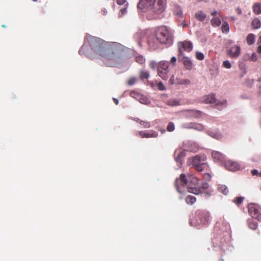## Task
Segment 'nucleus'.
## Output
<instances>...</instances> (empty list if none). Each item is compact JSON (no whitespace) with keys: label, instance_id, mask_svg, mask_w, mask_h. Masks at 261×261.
Listing matches in <instances>:
<instances>
[{"label":"nucleus","instance_id":"1","mask_svg":"<svg viewBox=\"0 0 261 261\" xmlns=\"http://www.w3.org/2000/svg\"><path fill=\"white\" fill-rule=\"evenodd\" d=\"M120 44L108 42L99 38L89 36L87 43H84L79 51L81 55H85L94 60L99 58L107 67H114L119 61Z\"/></svg>","mask_w":261,"mask_h":261},{"label":"nucleus","instance_id":"2","mask_svg":"<svg viewBox=\"0 0 261 261\" xmlns=\"http://www.w3.org/2000/svg\"><path fill=\"white\" fill-rule=\"evenodd\" d=\"M157 39L162 44L171 45L173 43V36L172 30L166 26L158 27L155 32Z\"/></svg>","mask_w":261,"mask_h":261},{"label":"nucleus","instance_id":"3","mask_svg":"<svg viewBox=\"0 0 261 261\" xmlns=\"http://www.w3.org/2000/svg\"><path fill=\"white\" fill-rule=\"evenodd\" d=\"M198 181L197 177L192 174H189L188 178L185 174H181L179 178L176 179L175 181L174 185L177 191L179 193H181V188H185L188 183H189V185L196 186L198 185Z\"/></svg>","mask_w":261,"mask_h":261},{"label":"nucleus","instance_id":"4","mask_svg":"<svg viewBox=\"0 0 261 261\" xmlns=\"http://www.w3.org/2000/svg\"><path fill=\"white\" fill-rule=\"evenodd\" d=\"M158 74L163 80H167L169 78V63L166 61L158 62Z\"/></svg>","mask_w":261,"mask_h":261},{"label":"nucleus","instance_id":"5","mask_svg":"<svg viewBox=\"0 0 261 261\" xmlns=\"http://www.w3.org/2000/svg\"><path fill=\"white\" fill-rule=\"evenodd\" d=\"M167 0H156L155 2L152 4L149 11L155 15H159L163 12L166 8Z\"/></svg>","mask_w":261,"mask_h":261},{"label":"nucleus","instance_id":"6","mask_svg":"<svg viewBox=\"0 0 261 261\" xmlns=\"http://www.w3.org/2000/svg\"><path fill=\"white\" fill-rule=\"evenodd\" d=\"M249 215L258 221L261 220V206L256 203H249L248 205Z\"/></svg>","mask_w":261,"mask_h":261},{"label":"nucleus","instance_id":"7","mask_svg":"<svg viewBox=\"0 0 261 261\" xmlns=\"http://www.w3.org/2000/svg\"><path fill=\"white\" fill-rule=\"evenodd\" d=\"M182 48L187 52L191 51L193 48L192 43L188 41L178 43V59H180L183 55Z\"/></svg>","mask_w":261,"mask_h":261},{"label":"nucleus","instance_id":"8","mask_svg":"<svg viewBox=\"0 0 261 261\" xmlns=\"http://www.w3.org/2000/svg\"><path fill=\"white\" fill-rule=\"evenodd\" d=\"M196 219L197 221V224H206L209 221V215L206 212H202L199 211L196 212Z\"/></svg>","mask_w":261,"mask_h":261},{"label":"nucleus","instance_id":"9","mask_svg":"<svg viewBox=\"0 0 261 261\" xmlns=\"http://www.w3.org/2000/svg\"><path fill=\"white\" fill-rule=\"evenodd\" d=\"M156 0H140L138 4V8L142 10V11H149L152 4L155 2Z\"/></svg>","mask_w":261,"mask_h":261},{"label":"nucleus","instance_id":"10","mask_svg":"<svg viewBox=\"0 0 261 261\" xmlns=\"http://www.w3.org/2000/svg\"><path fill=\"white\" fill-rule=\"evenodd\" d=\"M241 54V47L239 45H233L227 50V54L231 58L236 59Z\"/></svg>","mask_w":261,"mask_h":261},{"label":"nucleus","instance_id":"11","mask_svg":"<svg viewBox=\"0 0 261 261\" xmlns=\"http://www.w3.org/2000/svg\"><path fill=\"white\" fill-rule=\"evenodd\" d=\"M160 43L158 41V39H157L155 34V35H150L148 37L147 44L150 49L154 50L156 49L159 47Z\"/></svg>","mask_w":261,"mask_h":261},{"label":"nucleus","instance_id":"12","mask_svg":"<svg viewBox=\"0 0 261 261\" xmlns=\"http://www.w3.org/2000/svg\"><path fill=\"white\" fill-rule=\"evenodd\" d=\"M138 135L142 138H156L158 136V133L153 130H142L138 132Z\"/></svg>","mask_w":261,"mask_h":261},{"label":"nucleus","instance_id":"13","mask_svg":"<svg viewBox=\"0 0 261 261\" xmlns=\"http://www.w3.org/2000/svg\"><path fill=\"white\" fill-rule=\"evenodd\" d=\"M169 83L171 84H175L184 85H189L191 84V81L188 79L176 77L175 80H174L173 75H172V77L170 79Z\"/></svg>","mask_w":261,"mask_h":261},{"label":"nucleus","instance_id":"14","mask_svg":"<svg viewBox=\"0 0 261 261\" xmlns=\"http://www.w3.org/2000/svg\"><path fill=\"white\" fill-rule=\"evenodd\" d=\"M184 127L187 129H194L198 131H202L204 129V126L195 122L187 123L184 124Z\"/></svg>","mask_w":261,"mask_h":261},{"label":"nucleus","instance_id":"15","mask_svg":"<svg viewBox=\"0 0 261 261\" xmlns=\"http://www.w3.org/2000/svg\"><path fill=\"white\" fill-rule=\"evenodd\" d=\"M224 166L226 169L231 171H235L240 168V165L238 163L230 160L226 161Z\"/></svg>","mask_w":261,"mask_h":261},{"label":"nucleus","instance_id":"16","mask_svg":"<svg viewBox=\"0 0 261 261\" xmlns=\"http://www.w3.org/2000/svg\"><path fill=\"white\" fill-rule=\"evenodd\" d=\"M202 101L206 103H213L216 102V99L215 95L211 94L203 97Z\"/></svg>","mask_w":261,"mask_h":261},{"label":"nucleus","instance_id":"17","mask_svg":"<svg viewBox=\"0 0 261 261\" xmlns=\"http://www.w3.org/2000/svg\"><path fill=\"white\" fill-rule=\"evenodd\" d=\"M179 60H182V63L186 68L188 70H190L192 69L193 64L192 61L187 57H184L182 59L181 58Z\"/></svg>","mask_w":261,"mask_h":261},{"label":"nucleus","instance_id":"18","mask_svg":"<svg viewBox=\"0 0 261 261\" xmlns=\"http://www.w3.org/2000/svg\"><path fill=\"white\" fill-rule=\"evenodd\" d=\"M212 156L216 161H222L224 159L223 154L216 151H213L212 152Z\"/></svg>","mask_w":261,"mask_h":261},{"label":"nucleus","instance_id":"19","mask_svg":"<svg viewBox=\"0 0 261 261\" xmlns=\"http://www.w3.org/2000/svg\"><path fill=\"white\" fill-rule=\"evenodd\" d=\"M190 162L191 165L195 168L196 166H197L200 163L202 162V161L201 160L200 156L199 155H196L194 157L191 158L190 159Z\"/></svg>","mask_w":261,"mask_h":261},{"label":"nucleus","instance_id":"20","mask_svg":"<svg viewBox=\"0 0 261 261\" xmlns=\"http://www.w3.org/2000/svg\"><path fill=\"white\" fill-rule=\"evenodd\" d=\"M195 17L200 21H203L206 18V14L202 11H199L195 14Z\"/></svg>","mask_w":261,"mask_h":261},{"label":"nucleus","instance_id":"21","mask_svg":"<svg viewBox=\"0 0 261 261\" xmlns=\"http://www.w3.org/2000/svg\"><path fill=\"white\" fill-rule=\"evenodd\" d=\"M208 167V165L204 162V160H202V162L200 163L197 166H196L195 168V169L201 172L202 171L205 169H207Z\"/></svg>","mask_w":261,"mask_h":261},{"label":"nucleus","instance_id":"22","mask_svg":"<svg viewBox=\"0 0 261 261\" xmlns=\"http://www.w3.org/2000/svg\"><path fill=\"white\" fill-rule=\"evenodd\" d=\"M221 20L219 17H214L211 20V24L214 27H217L220 25Z\"/></svg>","mask_w":261,"mask_h":261},{"label":"nucleus","instance_id":"23","mask_svg":"<svg viewBox=\"0 0 261 261\" xmlns=\"http://www.w3.org/2000/svg\"><path fill=\"white\" fill-rule=\"evenodd\" d=\"M255 35L253 34H249L246 38L247 43L249 45L253 44L255 41Z\"/></svg>","mask_w":261,"mask_h":261},{"label":"nucleus","instance_id":"24","mask_svg":"<svg viewBox=\"0 0 261 261\" xmlns=\"http://www.w3.org/2000/svg\"><path fill=\"white\" fill-rule=\"evenodd\" d=\"M188 191L189 193H193L195 195H198L200 193H201V190L199 188H196V187H190L189 186L187 187Z\"/></svg>","mask_w":261,"mask_h":261},{"label":"nucleus","instance_id":"25","mask_svg":"<svg viewBox=\"0 0 261 261\" xmlns=\"http://www.w3.org/2000/svg\"><path fill=\"white\" fill-rule=\"evenodd\" d=\"M247 224L249 228L252 230H255L258 226V223L252 219L248 220Z\"/></svg>","mask_w":261,"mask_h":261},{"label":"nucleus","instance_id":"26","mask_svg":"<svg viewBox=\"0 0 261 261\" xmlns=\"http://www.w3.org/2000/svg\"><path fill=\"white\" fill-rule=\"evenodd\" d=\"M208 134L216 139H220L222 138V135L219 131H210Z\"/></svg>","mask_w":261,"mask_h":261},{"label":"nucleus","instance_id":"27","mask_svg":"<svg viewBox=\"0 0 261 261\" xmlns=\"http://www.w3.org/2000/svg\"><path fill=\"white\" fill-rule=\"evenodd\" d=\"M251 25L254 29H258L261 27V23L258 18H254L251 23Z\"/></svg>","mask_w":261,"mask_h":261},{"label":"nucleus","instance_id":"28","mask_svg":"<svg viewBox=\"0 0 261 261\" xmlns=\"http://www.w3.org/2000/svg\"><path fill=\"white\" fill-rule=\"evenodd\" d=\"M253 11L256 14H261V4L259 3H255L253 6Z\"/></svg>","mask_w":261,"mask_h":261},{"label":"nucleus","instance_id":"29","mask_svg":"<svg viewBox=\"0 0 261 261\" xmlns=\"http://www.w3.org/2000/svg\"><path fill=\"white\" fill-rule=\"evenodd\" d=\"M185 201L188 204H193L196 202V199L193 196L188 195L185 198Z\"/></svg>","mask_w":261,"mask_h":261},{"label":"nucleus","instance_id":"30","mask_svg":"<svg viewBox=\"0 0 261 261\" xmlns=\"http://www.w3.org/2000/svg\"><path fill=\"white\" fill-rule=\"evenodd\" d=\"M218 189L220 192L224 195L227 194L229 191L227 187L224 185H219Z\"/></svg>","mask_w":261,"mask_h":261},{"label":"nucleus","instance_id":"31","mask_svg":"<svg viewBox=\"0 0 261 261\" xmlns=\"http://www.w3.org/2000/svg\"><path fill=\"white\" fill-rule=\"evenodd\" d=\"M136 121L144 128H149L150 126V122L148 121H142L139 119H137Z\"/></svg>","mask_w":261,"mask_h":261},{"label":"nucleus","instance_id":"32","mask_svg":"<svg viewBox=\"0 0 261 261\" xmlns=\"http://www.w3.org/2000/svg\"><path fill=\"white\" fill-rule=\"evenodd\" d=\"M222 31L223 33H228L229 31V27L228 23L226 21L223 22L222 27Z\"/></svg>","mask_w":261,"mask_h":261},{"label":"nucleus","instance_id":"33","mask_svg":"<svg viewBox=\"0 0 261 261\" xmlns=\"http://www.w3.org/2000/svg\"><path fill=\"white\" fill-rule=\"evenodd\" d=\"M244 198L243 197H236L233 200V202L237 205H239L243 201Z\"/></svg>","mask_w":261,"mask_h":261},{"label":"nucleus","instance_id":"34","mask_svg":"<svg viewBox=\"0 0 261 261\" xmlns=\"http://www.w3.org/2000/svg\"><path fill=\"white\" fill-rule=\"evenodd\" d=\"M135 60L136 61L140 64H143L144 62H145V59L144 58V57L142 56H138L136 57V59H135Z\"/></svg>","mask_w":261,"mask_h":261},{"label":"nucleus","instance_id":"35","mask_svg":"<svg viewBox=\"0 0 261 261\" xmlns=\"http://www.w3.org/2000/svg\"><path fill=\"white\" fill-rule=\"evenodd\" d=\"M195 56L196 59L198 60H203L204 58V55L201 52L197 51Z\"/></svg>","mask_w":261,"mask_h":261},{"label":"nucleus","instance_id":"36","mask_svg":"<svg viewBox=\"0 0 261 261\" xmlns=\"http://www.w3.org/2000/svg\"><path fill=\"white\" fill-rule=\"evenodd\" d=\"M174 124L173 122H169L167 126V130L168 132H172L174 130Z\"/></svg>","mask_w":261,"mask_h":261},{"label":"nucleus","instance_id":"37","mask_svg":"<svg viewBox=\"0 0 261 261\" xmlns=\"http://www.w3.org/2000/svg\"><path fill=\"white\" fill-rule=\"evenodd\" d=\"M149 66L153 70H155L156 68L158 69V63H156L154 61H151L149 63Z\"/></svg>","mask_w":261,"mask_h":261},{"label":"nucleus","instance_id":"38","mask_svg":"<svg viewBox=\"0 0 261 261\" xmlns=\"http://www.w3.org/2000/svg\"><path fill=\"white\" fill-rule=\"evenodd\" d=\"M141 78L142 79H147L149 77V74L147 71H142L141 73Z\"/></svg>","mask_w":261,"mask_h":261},{"label":"nucleus","instance_id":"39","mask_svg":"<svg viewBox=\"0 0 261 261\" xmlns=\"http://www.w3.org/2000/svg\"><path fill=\"white\" fill-rule=\"evenodd\" d=\"M223 66L226 68L229 69L231 67V65L230 62L228 60L223 61Z\"/></svg>","mask_w":261,"mask_h":261},{"label":"nucleus","instance_id":"40","mask_svg":"<svg viewBox=\"0 0 261 261\" xmlns=\"http://www.w3.org/2000/svg\"><path fill=\"white\" fill-rule=\"evenodd\" d=\"M168 104L171 106H175L178 105V101L176 100H169L168 101Z\"/></svg>","mask_w":261,"mask_h":261},{"label":"nucleus","instance_id":"41","mask_svg":"<svg viewBox=\"0 0 261 261\" xmlns=\"http://www.w3.org/2000/svg\"><path fill=\"white\" fill-rule=\"evenodd\" d=\"M136 82V78L133 77L130 78L127 81V84L128 85H133Z\"/></svg>","mask_w":261,"mask_h":261},{"label":"nucleus","instance_id":"42","mask_svg":"<svg viewBox=\"0 0 261 261\" xmlns=\"http://www.w3.org/2000/svg\"><path fill=\"white\" fill-rule=\"evenodd\" d=\"M157 87H158V89L161 90V91L164 90L166 89L165 87L164 86V85H163V84L161 82H159L157 84Z\"/></svg>","mask_w":261,"mask_h":261},{"label":"nucleus","instance_id":"43","mask_svg":"<svg viewBox=\"0 0 261 261\" xmlns=\"http://www.w3.org/2000/svg\"><path fill=\"white\" fill-rule=\"evenodd\" d=\"M174 13L176 15L178 16H180L182 14V11L180 8H176V9L174 11Z\"/></svg>","mask_w":261,"mask_h":261},{"label":"nucleus","instance_id":"44","mask_svg":"<svg viewBox=\"0 0 261 261\" xmlns=\"http://www.w3.org/2000/svg\"><path fill=\"white\" fill-rule=\"evenodd\" d=\"M126 8H123V9H121L120 11V12L119 13V17H120L122 16H123L124 15H125L126 13Z\"/></svg>","mask_w":261,"mask_h":261},{"label":"nucleus","instance_id":"45","mask_svg":"<svg viewBox=\"0 0 261 261\" xmlns=\"http://www.w3.org/2000/svg\"><path fill=\"white\" fill-rule=\"evenodd\" d=\"M176 60L177 59L175 57H173L171 58L170 61V63L171 64V65H172V66H175Z\"/></svg>","mask_w":261,"mask_h":261},{"label":"nucleus","instance_id":"46","mask_svg":"<svg viewBox=\"0 0 261 261\" xmlns=\"http://www.w3.org/2000/svg\"><path fill=\"white\" fill-rule=\"evenodd\" d=\"M209 187L208 184L207 182L202 183L201 186V188L203 190H206L208 189Z\"/></svg>","mask_w":261,"mask_h":261},{"label":"nucleus","instance_id":"47","mask_svg":"<svg viewBox=\"0 0 261 261\" xmlns=\"http://www.w3.org/2000/svg\"><path fill=\"white\" fill-rule=\"evenodd\" d=\"M250 59L252 61H255L257 60L256 56L255 53L252 54L251 57H250Z\"/></svg>","mask_w":261,"mask_h":261},{"label":"nucleus","instance_id":"48","mask_svg":"<svg viewBox=\"0 0 261 261\" xmlns=\"http://www.w3.org/2000/svg\"><path fill=\"white\" fill-rule=\"evenodd\" d=\"M204 178L206 180H210L211 178V176L209 173H205L204 175Z\"/></svg>","mask_w":261,"mask_h":261},{"label":"nucleus","instance_id":"49","mask_svg":"<svg viewBox=\"0 0 261 261\" xmlns=\"http://www.w3.org/2000/svg\"><path fill=\"white\" fill-rule=\"evenodd\" d=\"M139 101L142 103H145L147 102V99L144 97H141Z\"/></svg>","mask_w":261,"mask_h":261},{"label":"nucleus","instance_id":"50","mask_svg":"<svg viewBox=\"0 0 261 261\" xmlns=\"http://www.w3.org/2000/svg\"><path fill=\"white\" fill-rule=\"evenodd\" d=\"M126 0H117V3L118 5H122L125 2Z\"/></svg>","mask_w":261,"mask_h":261},{"label":"nucleus","instance_id":"51","mask_svg":"<svg viewBox=\"0 0 261 261\" xmlns=\"http://www.w3.org/2000/svg\"><path fill=\"white\" fill-rule=\"evenodd\" d=\"M226 100H223V101H220V102H219V103H217V105H218L219 103L221 104V105H224V106H226Z\"/></svg>","mask_w":261,"mask_h":261},{"label":"nucleus","instance_id":"52","mask_svg":"<svg viewBox=\"0 0 261 261\" xmlns=\"http://www.w3.org/2000/svg\"><path fill=\"white\" fill-rule=\"evenodd\" d=\"M251 173L253 175H257L258 174V171L257 170H253L251 171Z\"/></svg>","mask_w":261,"mask_h":261},{"label":"nucleus","instance_id":"53","mask_svg":"<svg viewBox=\"0 0 261 261\" xmlns=\"http://www.w3.org/2000/svg\"><path fill=\"white\" fill-rule=\"evenodd\" d=\"M256 51L258 54H260L261 55V45H259L257 48V50H256Z\"/></svg>","mask_w":261,"mask_h":261},{"label":"nucleus","instance_id":"54","mask_svg":"<svg viewBox=\"0 0 261 261\" xmlns=\"http://www.w3.org/2000/svg\"><path fill=\"white\" fill-rule=\"evenodd\" d=\"M217 11H214L211 13V15L214 17H216L215 16L217 15Z\"/></svg>","mask_w":261,"mask_h":261},{"label":"nucleus","instance_id":"55","mask_svg":"<svg viewBox=\"0 0 261 261\" xmlns=\"http://www.w3.org/2000/svg\"><path fill=\"white\" fill-rule=\"evenodd\" d=\"M237 12H238V13L239 14H241V13H242V11H241V10L240 8H238V9H237Z\"/></svg>","mask_w":261,"mask_h":261},{"label":"nucleus","instance_id":"56","mask_svg":"<svg viewBox=\"0 0 261 261\" xmlns=\"http://www.w3.org/2000/svg\"><path fill=\"white\" fill-rule=\"evenodd\" d=\"M257 43H261V36L258 38Z\"/></svg>","mask_w":261,"mask_h":261},{"label":"nucleus","instance_id":"57","mask_svg":"<svg viewBox=\"0 0 261 261\" xmlns=\"http://www.w3.org/2000/svg\"><path fill=\"white\" fill-rule=\"evenodd\" d=\"M137 94L136 92H132L130 93V95L133 96V97H134V96Z\"/></svg>","mask_w":261,"mask_h":261},{"label":"nucleus","instance_id":"58","mask_svg":"<svg viewBox=\"0 0 261 261\" xmlns=\"http://www.w3.org/2000/svg\"><path fill=\"white\" fill-rule=\"evenodd\" d=\"M114 100L115 101V103L116 104V105H118V100L117 99H114Z\"/></svg>","mask_w":261,"mask_h":261},{"label":"nucleus","instance_id":"59","mask_svg":"<svg viewBox=\"0 0 261 261\" xmlns=\"http://www.w3.org/2000/svg\"><path fill=\"white\" fill-rule=\"evenodd\" d=\"M102 11L103 12V15H106L107 14V11L105 10H102Z\"/></svg>","mask_w":261,"mask_h":261},{"label":"nucleus","instance_id":"60","mask_svg":"<svg viewBox=\"0 0 261 261\" xmlns=\"http://www.w3.org/2000/svg\"><path fill=\"white\" fill-rule=\"evenodd\" d=\"M198 2H201V1H204V2H207L208 0H197Z\"/></svg>","mask_w":261,"mask_h":261},{"label":"nucleus","instance_id":"61","mask_svg":"<svg viewBox=\"0 0 261 261\" xmlns=\"http://www.w3.org/2000/svg\"><path fill=\"white\" fill-rule=\"evenodd\" d=\"M2 27H3V28H5V27H6V25H2Z\"/></svg>","mask_w":261,"mask_h":261},{"label":"nucleus","instance_id":"62","mask_svg":"<svg viewBox=\"0 0 261 261\" xmlns=\"http://www.w3.org/2000/svg\"><path fill=\"white\" fill-rule=\"evenodd\" d=\"M165 132V130H162V133H164Z\"/></svg>","mask_w":261,"mask_h":261},{"label":"nucleus","instance_id":"63","mask_svg":"<svg viewBox=\"0 0 261 261\" xmlns=\"http://www.w3.org/2000/svg\"><path fill=\"white\" fill-rule=\"evenodd\" d=\"M34 2H37L38 0H32Z\"/></svg>","mask_w":261,"mask_h":261},{"label":"nucleus","instance_id":"64","mask_svg":"<svg viewBox=\"0 0 261 261\" xmlns=\"http://www.w3.org/2000/svg\"><path fill=\"white\" fill-rule=\"evenodd\" d=\"M258 174H259V175H260L261 176V173H259Z\"/></svg>","mask_w":261,"mask_h":261}]
</instances>
